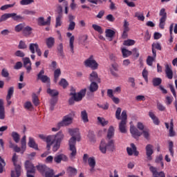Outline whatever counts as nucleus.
<instances>
[{"label": "nucleus", "mask_w": 177, "mask_h": 177, "mask_svg": "<svg viewBox=\"0 0 177 177\" xmlns=\"http://www.w3.org/2000/svg\"><path fill=\"white\" fill-rule=\"evenodd\" d=\"M169 151L172 157H174V142L170 141L169 142Z\"/></svg>", "instance_id": "58"}, {"label": "nucleus", "mask_w": 177, "mask_h": 177, "mask_svg": "<svg viewBox=\"0 0 177 177\" xmlns=\"http://www.w3.org/2000/svg\"><path fill=\"white\" fill-rule=\"evenodd\" d=\"M37 171L41 174V175H45V173L48 169L49 167H46L45 165H39L36 166Z\"/></svg>", "instance_id": "27"}, {"label": "nucleus", "mask_w": 177, "mask_h": 177, "mask_svg": "<svg viewBox=\"0 0 177 177\" xmlns=\"http://www.w3.org/2000/svg\"><path fill=\"white\" fill-rule=\"evenodd\" d=\"M50 17H48L46 21H45V18H44V17H41L38 18L37 23L39 26H50Z\"/></svg>", "instance_id": "17"}, {"label": "nucleus", "mask_w": 177, "mask_h": 177, "mask_svg": "<svg viewBox=\"0 0 177 177\" xmlns=\"http://www.w3.org/2000/svg\"><path fill=\"white\" fill-rule=\"evenodd\" d=\"M105 33L107 38H113L115 35V32L111 29H106Z\"/></svg>", "instance_id": "38"}, {"label": "nucleus", "mask_w": 177, "mask_h": 177, "mask_svg": "<svg viewBox=\"0 0 177 177\" xmlns=\"http://www.w3.org/2000/svg\"><path fill=\"white\" fill-rule=\"evenodd\" d=\"M153 86H158L161 85V82H162V80L160 77H156L153 79Z\"/></svg>", "instance_id": "43"}, {"label": "nucleus", "mask_w": 177, "mask_h": 177, "mask_svg": "<svg viewBox=\"0 0 177 177\" xmlns=\"http://www.w3.org/2000/svg\"><path fill=\"white\" fill-rule=\"evenodd\" d=\"M148 167H149V171L151 172L153 177L158 176V171L156 167L151 166L150 164L148 165Z\"/></svg>", "instance_id": "37"}, {"label": "nucleus", "mask_w": 177, "mask_h": 177, "mask_svg": "<svg viewBox=\"0 0 177 177\" xmlns=\"http://www.w3.org/2000/svg\"><path fill=\"white\" fill-rule=\"evenodd\" d=\"M10 17H11V13H6L0 17V23H2V21H6V20H8V19H10Z\"/></svg>", "instance_id": "45"}, {"label": "nucleus", "mask_w": 177, "mask_h": 177, "mask_svg": "<svg viewBox=\"0 0 177 177\" xmlns=\"http://www.w3.org/2000/svg\"><path fill=\"white\" fill-rule=\"evenodd\" d=\"M46 143L47 150H50V147L52 146V150L54 153H56V151L60 149V145H62V142H59L55 139H52L51 137H49V136H47Z\"/></svg>", "instance_id": "4"}, {"label": "nucleus", "mask_w": 177, "mask_h": 177, "mask_svg": "<svg viewBox=\"0 0 177 177\" xmlns=\"http://www.w3.org/2000/svg\"><path fill=\"white\" fill-rule=\"evenodd\" d=\"M0 174H2V172H3V167H5V165H6V163H5V160L3 159H2V158L0 156Z\"/></svg>", "instance_id": "59"}, {"label": "nucleus", "mask_w": 177, "mask_h": 177, "mask_svg": "<svg viewBox=\"0 0 177 177\" xmlns=\"http://www.w3.org/2000/svg\"><path fill=\"white\" fill-rule=\"evenodd\" d=\"M58 55L62 57H64V52L63 50V44H59L57 47Z\"/></svg>", "instance_id": "35"}, {"label": "nucleus", "mask_w": 177, "mask_h": 177, "mask_svg": "<svg viewBox=\"0 0 177 177\" xmlns=\"http://www.w3.org/2000/svg\"><path fill=\"white\" fill-rule=\"evenodd\" d=\"M75 28V22L74 21L69 22L68 31H74Z\"/></svg>", "instance_id": "61"}, {"label": "nucleus", "mask_w": 177, "mask_h": 177, "mask_svg": "<svg viewBox=\"0 0 177 177\" xmlns=\"http://www.w3.org/2000/svg\"><path fill=\"white\" fill-rule=\"evenodd\" d=\"M81 118L83 122H89V119H88V113L85 110L81 112Z\"/></svg>", "instance_id": "33"}, {"label": "nucleus", "mask_w": 177, "mask_h": 177, "mask_svg": "<svg viewBox=\"0 0 177 177\" xmlns=\"http://www.w3.org/2000/svg\"><path fill=\"white\" fill-rule=\"evenodd\" d=\"M29 50L31 53L34 54L37 53V56L41 57L42 56V51L41 50V48H39V45H38L37 43H31L29 44ZM32 60H35V55H30Z\"/></svg>", "instance_id": "5"}, {"label": "nucleus", "mask_w": 177, "mask_h": 177, "mask_svg": "<svg viewBox=\"0 0 177 177\" xmlns=\"http://www.w3.org/2000/svg\"><path fill=\"white\" fill-rule=\"evenodd\" d=\"M127 111H122V120L119 123V130L122 133H127Z\"/></svg>", "instance_id": "7"}, {"label": "nucleus", "mask_w": 177, "mask_h": 177, "mask_svg": "<svg viewBox=\"0 0 177 177\" xmlns=\"http://www.w3.org/2000/svg\"><path fill=\"white\" fill-rule=\"evenodd\" d=\"M28 145L29 147H32V149H35V150H38V145L35 143L34 138L30 137Z\"/></svg>", "instance_id": "28"}, {"label": "nucleus", "mask_w": 177, "mask_h": 177, "mask_svg": "<svg viewBox=\"0 0 177 177\" xmlns=\"http://www.w3.org/2000/svg\"><path fill=\"white\" fill-rule=\"evenodd\" d=\"M131 148H129V147L127 148L129 156H132V154L133 153H134V156H139V152L136 151V146H135V144L131 143Z\"/></svg>", "instance_id": "19"}, {"label": "nucleus", "mask_w": 177, "mask_h": 177, "mask_svg": "<svg viewBox=\"0 0 177 177\" xmlns=\"http://www.w3.org/2000/svg\"><path fill=\"white\" fill-rule=\"evenodd\" d=\"M148 167H149V171L151 172L153 177L158 176V171L156 167L151 166L150 164L148 165Z\"/></svg>", "instance_id": "36"}, {"label": "nucleus", "mask_w": 177, "mask_h": 177, "mask_svg": "<svg viewBox=\"0 0 177 177\" xmlns=\"http://www.w3.org/2000/svg\"><path fill=\"white\" fill-rule=\"evenodd\" d=\"M84 66L86 67H89L92 70H97L99 67V64L95 60L93 55H91L87 59L84 61Z\"/></svg>", "instance_id": "8"}, {"label": "nucleus", "mask_w": 177, "mask_h": 177, "mask_svg": "<svg viewBox=\"0 0 177 177\" xmlns=\"http://www.w3.org/2000/svg\"><path fill=\"white\" fill-rule=\"evenodd\" d=\"M74 117H75V113L72 112L68 115L64 116L62 122L58 123V126L59 127H67L73 124V120H74Z\"/></svg>", "instance_id": "6"}, {"label": "nucleus", "mask_w": 177, "mask_h": 177, "mask_svg": "<svg viewBox=\"0 0 177 177\" xmlns=\"http://www.w3.org/2000/svg\"><path fill=\"white\" fill-rule=\"evenodd\" d=\"M142 134L143 135L144 138L147 139V140H149V139H150V133L149 129H144Z\"/></svg>", "instance_id": "55"}, {"label": "nucleus", "mask_w": 177, "mask_h": 177, "mask_svg": "<svg viewBox=\"0 0 177 177\" xmlns=\"http://www.w3.org/2000/svg\"><path fill=\"white\" fill-rule=\"evenodd\" d=\"M18 48L19 49H27V44H26V41L21 40L18 45Z\"/></svg>", "instance_id": "54"}, {"label": "nucleus", "mask_w": 177, "mask_h": 177, "mask_svg": "<svg viewBox=\"0 0 177 177\" xmlns=\"http://www.w3.org/2000/svg\"><path fill=\"white\" fill-rule=\"evenodd\" d=\"M26 136H24L21 140V150H22V152L21 153L23 154L24 153V151H26V147L27 146V144H26Z\"/></svg>", "instance_id": "41"}, {"label": "nucleus", "mask_w": 177, "mask_h": 177, "mask_svg": "<svg viewBox=\"0 0 177 177\" xmlns=\"http://www.w3.org/2000/svg\"><path fill=\"white\" fill-rule=\"evenodd\" d=\"M100 150L104 154L106 153V151H114L115 150V146L114 145V140H109L107 143L104 140H102L100 145Z\"/></svg>", "instance_id": "2"}, {"label": "nucleus", "mask_w": 177, "mask_h": 177, "mask_svg": "<svg viewBox=\"0 0 177 177\" xmlns=\"http://www.w3.org/2000/svg\"><path fill=\"white\" fill-rule=\"evenodd\" d=\"M145 150L147 161H151V160H153V157L151 156H153V153H154V151L153 150V145L148 144L145 147Z\"/></svg>", "instance_id": "11"}, {"label": "nucleus", "mask_w": 177, "mask_h": 177, "mask_svg": "<svg viewBox=\"0 0 177 177\" xmlns=\"http://www.w3.org/2000/svg\"><path fill=\"white\" fill-rule=\"evenodd\" d=\"M20 3L23 6L24 5H31V3H34V0H21Z\"/></svg>", "instance_id": "62"}, {"label": "nucleus", "mask_w": 177, "mask_h": 177, "mask_svg": "<svg viewBox=\"0 0 177 177\" xmlns=\"http://www.w3.org/2000/svg\"><path fill=\"white\" fill-rule=\"evenodd\" d=\"M89 80L91 82H100V79H99L97 73L95 71H93L92 73L90 74Z\"/></svg>", "instance_id": "24"}, {"label": "nucleus", "mask_w": 177, "mask_h": 177, "mask_svg": "<svg viewBox=\"0 0 177 177\" xmlns=\"http://www.w3.org/2000/svg\"><path fill=\"white\" fill-rule=\"evenodd\" d=\"M11 136L15 143H19V142H20V135L17 132L12 131Z\"/></svg>", "instance_id": "31"}, {"label": "nucleus", "mask_w": 177, "mask_h": 177, "mask_svg": "<svg viewBox=\"0 0 177 177\" xmlns=\"http://www.w3.org/2000/svg\"><path fill=\"white\" fill-rule=\"evenodd\" d=\"M97 120L101 124V125H102V127H104L109 124V121L106 120V119L103 118L98 117Z\"/></svg>", "instance_id": "52"}, {"label": "nucleus", "mask_w": 177, "mask_h": 177, "mask_svg": "<svg viewBox=\"0 0 177 177\" xmlns=\"http://www.w3.org/2000/svg\"><path fill=\"white\" fill-rule=\"evenodd\" d=\"M122 53L123 55V57H128L132 55V51H129V50L123 48L122 49Z\"/></svg>", "instance_id": "48"}, {"label": "nucleus", "mask_w": 177, "mask_h": 177, "mask_svg": "<svg viewBox=\"0 0 177 177\" xmlns=\"http://www.w3.org/2000/svg\"><path fill=\"white\" fill-rule=\"evenodd\" d=\"M72 35L73 34H71V32L66 33V37H68V38H70L69 39L70 51L71 52V53L74 54V41L75 39V37H74V36H72Z\"/></svg>", "instance_id": "15"}, {"label": "nucleus", "mask_w": 177, "mask_h": 177, "mask_svg": "<svg viewBox=\"0 0 177 177\" xmlns=\"http://www.w3.org/2000/svg\"><path fill=\"white\" fill-rule=\"evenodd\" d=\"M23 62L24 67L26 69L28 74H30V73H31V70H32V68L31 67V60H30V58L28 57H24L23 58Z\"/></svg>", "instance_id": "12"}, {"label": "nucleus", "mask_w": 177, "mask_h": 177, "mask_svg": "<svg viewBox=\"0 0 177 177\" xmlns=\"http://www.w3.org/2000/svg\"><path fill=\"white\" fill-rule=\"evenodd\" d=\"M130 132L132 134L133 138H135V139H138L139 136H142V132L139 131L135 126H131L130 127Z\"/></svg>", "instance_id": "18"}, {"label": "nucleus", "mask_w": 177, "mask_h": 177, "mask_svg": "<svg viewBox=\"0 0 177 177\" xmlns=\"http://www.w3.org/2000/svg\"><path fill=\"white\" fill-rule=\"evenodd\" d=\"M62 74V71H60V68H57L54 71V82H57L59 80V77H60V75Z\"/></svg>", "instance_id": "34"}, {"label": "nucleus", "mask_w": 177, "mask_h": 177, "mask_svg": "<svg viewBox=\"0 0 177 177\" xmlns=\"http://www.w3.org/2000/svg\"><path fill=\"white\" fill-rule=\"evenodd\" d=\"M0 120H5V106H3V100H0Z\"/></svg>", "instance_id": "26"}, {"label": "nucleus", "mask_w": 177, "mask_h": 177, "mask_svg": "<svg viewBox=\"0 0 177 177\" xmlns=\"http://www.w3.org/2000/svg\"><path fill=\"white\" fill-rule=\"evenodd\" d=\"M123 45L125 46H132V45H135V40L127 39L125 40L123 43Z\"/></svg>", "instance_id": "50"}, {"label": "nucleus", "mask_w": 177, "mask_h": 177, "mask_svg": "<svg viewBox=\"0 0 177 177\" xmlns=\"http://www.w3.org/2000/svg\"><path fill=\"white\" fill-rule=\"evenodd\" d=\"M68 171V174L69 175V176H75V175H77V169L73 168L72 167H69L67 169Z\"/></svg>", "instance_id": "32"}, {"label": "nucleus", "mask_w": 177, "mask_h": 177, "mask_svg": "<svg viewBox=\"0 0 177 177\" xmlns=\"http://www.w3.org/2000/svg\"><path fill=\"white\" fill-rule=\"evenodd\" d=\"M68 160V158L64 154L57 155L54 158V161H55V162H57V164H60V162H62V161H67Z\"/></svg>", "instance_id": "21"}, {"label": "nucleus", "mask_w": 177, "mask_h": 177, "mask_svg": "<svg viewBox=\"0 0 177 177\" xmlns=\"http://www.w3.org/2000/svg\"><path fill=\"white\" fill-rule=\"evenodd\" d=\"M47 93H48L50 96H52L53 97H54L55 96H57L59 95V91L55 89L48 88Z\"/></svg>", "instance_id": "39"}, {"label": "nucleus", "mask_w": 177, "mask_h": 177, "mask_svg": "<svg viewBox=\"0 0 177 177\" xmlns=\"http://www.w3.org/2000/svg\"><path fill=\"white\" fill-rule=\"evenodd\" d=\"M63 17V15H62V13H59L58 16L56 18V24H55V27H60V26H62V19Z\"/></svg>", "instance_id": "40"}, {"label": "nucleus", "mask_w": 177, "mask_h": 177, "mask_svg": "<svg viewBox=\"0 0 177 177\" xmlns=\"http://www.w3.org/2000/svg\"><path fill=\"white\" fill-rule=\"evenodd\" d=\"M46 44L48 49H52L55 46V37H50L46 39Z\"/></svg>", "instance_id": "23"}, {"label": "nucleus", "mask_w": 177, "mask_h": 177, "mask_svg": "<svg viewBox=\"0 0 177 177\" xmlns=\"http://www.w3.org/2000/svg\"><path fill=\"white\" fill-rule=\"evenodd\" d=\"M86 93V88L81 90L79 93H71L70 96H72L69 100V104H74V102H81L82 100V97L85 96Z\"/></svg>", "instance_id": "3"}, {"label": "nucleus", "mask_w": 177, "mask_h": 177, "mask_svg": "<svg viewBox=\"0 0 177 177\" xmlns=\"http://www.w3.org/2000/svg\"><path fill=\"white\" fill-rule=\"evenodd\" d=\"M88 89L91 93H93V92H96L97 89H99V86L96 84L95 82H91V84H90Z\"/></svg>", "instance_id": "29"}, {"label": "nucleus", "mask_w": 177, "mask_h": 177, "mask_svg": "<svg viewBox=\"0 0 177 177\" xmlns=\"http://www.w3.org/2000/svg\"><path fill=\"white\" fill-rule=\"evenodd\" d=\"M165 73L169 80H172V78H174V72H172L171 66L169 64H166L165 66Z\"/></svg>", "instance_id": "22"}, {"label": "nucleus", "mask_w": 177, "mask_h": 177, "mask_svg": "<svg viewBox=\"0 0 177 177\" xmlns=\"http://www.w3.org/2000/svg\"><path fill=\"white\" fill-rule=\"evenodd\" d=\"M88 162L89 167H91V172H93L95 171V167L96 166V160H95V158H88Z\"/></svg>", "instance_id": "25"}, {"label": "nucleus", "mask_w": 177, "mask_h": 177, "mask_svg": "<svg viewBox=\"0 0 177 177\" xmlns=\"http://www.w3.org/2000/svg\"><path fill=\"white\" fill-rule=\"evenodd\" d=\"M92 27H93V30H95V31H97V32H99V34H103V29H102V27L100 26L99 25L93 24Z\"/></svg>", "instance_id": "47"}, {"label": "nucleus", "mask_w": 177, "mask_h": 177, "mask_svg": "<svg viewBox=\"0 0 177 177\" xmlns=\"http://www.w3.org/2000/svg\"><path fill=\"white\" fill-rule=\"evenodd\" d=\"M44 175L45 177H53V175H55V172H53V169L48 168V169L46 171Z\"/></svg>", "instance_id": "49"}, {"label": "nucleus", "mask_w": 177, "mask_h": 177, "mask_svg": "<svg viewBox=\"0 0 177 177\" xmlns=\"http://www.w3.org/2000/svg\"><path fill=\"white\" fill-rule=\"evenodd\" d=\"M32 31V28L30 26H26V27L24 26L23 32L24 35H26V37H28L31 35Z\"/></svg>", "instance_id": "30"}, {"label": "nucleus", "mask_w": 177, "mask_h": 177, "mask_svg": "<svg viewBox=\"0 0 177 177\" xmlns=\"http://www.w3.org/2000/svg\"><path fill=\"white\" fill-rule=\"evenodd\" d=\"M123 32H127V34L129 32V23L127 20L124 21Z\"/></svg>", "instance_id": "46"}, {"label": "nucleus", "mask_w": 177, "mask_h": 177, "mask_svg": "<svg viewBox=\"0 0 177 177\" xmlns=\"http://www.w3.org/2000/svg\"><path fill=\"white\" fill-rule=\"evenodd\" d=\"M60 86H62L64 89H66L68 86V82L65 79H62L59 82Z\"/></svg>", "instance_id": "53"}, {"label": "nucleus", "mask_w": 177, "mask_h": 177, "mask_svg": "<svg viewBox=\"0 0 177 177\" xmlns=\"http://www.w3.org/2000/svg\"><path fill=\"white\" fill-rule=\"evenodd\" d=\"M25 168L27 171V173L32 172V174H35V167L30 160H26L25 162Z\"/></svg>", "instance_id": "16"}, {"label": "nucleus", "mask_w": 177, "mask_h": 177, "mask_svg": "<svg viewBox=\"0 0 177 177\" xmlns=\"http://www.w3.org/2000/svg\"><path fill=\"white\" fill-rule=\"evenodd\" d=\"M134 17H137L138 20H140V21H145V15L143 13L136 12H135Z\"/></svg>", "instance_id": "42"}, {"label": "nucleus", "mask_w": 177, "mask_h": 177, "mask_svg": "<svg viewBox=\"0 0 177 177\" xmlns=\"http://www.w3.org/2000/svg\"><path fill=\"white\" fill-rule=\"evenodd\" d=\"M51 139H54L55 140H57V142H59V143H62V141L63 139H64V133H63V131H59L55 135H51L48 136Z\"/></svg>", "instance_id": "14"}, {"label": "nucleus", "mask_w": 177, "mask_h": 177, "mask_svg": "<svg viewBox=\"0 0 177 177\" xmlns=\"http://www.w3.org/2000/svg\"><path fill=\"white\" fill-rule=\"evenodd\" d=\"M156 60V57H151V56H148L147 59V64L148 66H153V62Z\"/></svg>", "instance_id": "57"}, {"label": "nucleus", "mask_w": 177, "mask_h": 177, "mask_svg": "<svg viewBox=\"0 0 177 177\" xmlns=\"http://www.w3.org/2000/svg\"><path fill=\"white\" fill-rule=\"evenodd\" d=\"M45 71L44 69L41 70L39 74H37V80H41V82H50V79L47 76L44 75Z\"/></svg>", "instance_id": "13"}, {"label": "nucleus", "mask_w": 177, "mask_h": 177, "mask_svg": "<svg viewBox=\"0 0 177 177\" xmlns=\"http://www.w3.org/2000/svg\"><path fill=\"white\" fill-rule=\"evenodd\" d=\"M160 16H161V18L160 19V24L159 27L162 30H163L165 26V21H167V12H165V8H162L160 11Z\"/></svg>", "instance_id": "10"}, {"label": "nucleus", "mask_w": 177, "mask_h": 177, "mask_svg": "<svg viewBox=\"0 0 177 177\" xmlns=\"http://www.w3.org/2000/svg\"><path fill=\"white\" fill-rule=\"evenodd\" d=\"M11 17L15 20V21L23 20V17L21 15H17L16 13H11Z\"/></svg>", "instance_id": "51"}, {"label": "nucleus", "mask_w": 177, "mask_h": 177, "mask_svg": "<svg viewBox=\"0 0 177 177\" xmlns=\"http://www.w3.org/2000/svg\"><path fill=\"white\" fill-rule=\"evenodd\" d=\"M69 134L72 138L69 140V150L71 151V158H73L75 156H77V148H75V143L80 142V130L78 129H68Z\"/></svg>", "instance_id": "1"}, {"label": "nucleus", "mask_w": 177, "mask_h": 177, "mask_svg": "<svg viewBox=\"0 0 177 177\" xmlns=\"http://www.w3.org/2000/svg\"><path fill=\"white\" fill-rule=\"evenodd\" d=\"M32 102L35 106H38V104H39V100H38V96L37 94L32 95Z\"/></svg>", "instance_id": "56"}, {"label": "nucleus", "mask_w": 177, "mask_h": 177, "mask_svg": "<svg viewBox=\"0 0 177 177\" xmlns=\"http://www.w3.org/2000/svg\"><path fill=\"white\" fill-rule=\"evenodd\" d=\"M17 160H19V156H17V154L14 153L12 158V161L14 164V166L15 167V172L17 175V176H20L21 174V167H20L19 165H17Z\"/></svg>", "instance_id": "9"}, {"label": "nucleus", "mask_w": 177, "mask_h": 177, "mask_svg": "<svg viewBox=\"0 0 177 177\" xmlns=\"http://www.w3.org/2000/svg\"><path fill=\"white\" fill-rule=\"evenodd\" d=\"M14 92H15V88L10 87L8 91V94L6 96V101L8 103V106H10V104H12V101H10V99H12V96H13Z\"/></svg>", "instance_id": "20"}, {"label": "nucleus", "mask_w": 177, "mask_h": 177, "mask_svg": "<svg viewBox=\"0 0 177 177\" xmlns=\"http://www.w3.org/2000/svg\"><path fill=\"white\" fill-rule=\"evenodd\" d=\"M113 136H114V127H113V126H111L108 129L107 138L108 139H111Z\"/></svg>", "instance_id": "44"}, {"label": "nucleus", "mask_w": 177, "mask_h": 177, "mask_svg": "<svg viewBox=\"0 0 177 177\" xmlns=\"http://www.w3.org/2000/svg\"><path fill=\"white\" fill-rule=\"evenodd\" d=\"M121 111L122 109L121 108H118L115 112V118H117V120H122V118H121Z\"/></svg>", "instance_id": "64"}, {"label": "nucleus", "mask_w": 177, "mask_h": 177, "mask_svg": "<svg viewBox=\"0 0 177 177\" xmlns=\"http://www.w3.org/2000/svg\"><path fill=\"white\" fill-rule=\"evenodd\" d=\"M24 29V24H20L19 25H17V26H15V31L16 32H20V31H23V30Z\"/></svg>", "instance_id": "60"}, {"label": "nucleus", "mask_w": 177, "mask_h": 177, "mask_svg": "<svg viewBox=\"0 0 177 177\" xmlns=\"http://www.w3.org/2000/svg\"><path fill=\"white\" fill-rule=\"evenodd\" d=\"M15 55L17 57H24L26 56V54H24V53L20 50H17L15 53Z\"/></svg>", "instance_id": "63"}]
</instances>
